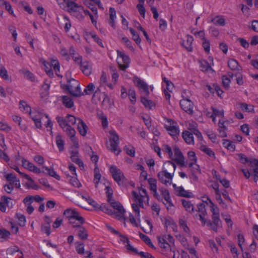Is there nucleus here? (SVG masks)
Here are the masks:
<instances>
[{
	"label": "nucleus",
	"mask_w": 258,
	"mask_h": 258,
	"mask_svg": "<svg viewBox=\"0 0 258 258\" xmlns=\"http://www.w3.org/2000/svg\"><path fill=\"white\" fill-rule=\"evenodd\" d=\"M207 200L210 204V210L212 213V222L211 220H208V226L210 227V229L214 231L217 232L218 229L221 227L222 223L220 219L219 209L208 197H207Z\"/></svg>",
	"instance_id": "nucleus-1"
},
{
	"label": "nucleus",
	"mask_w": 258,
	"mask_h": 258,
	"mask_svg": "<svg viewBox=\"0 0 258 258\" xmlns=\"http://www.w3.org/2000/svg\"><path fill=\"white\" fill-rule=\"evenodd\" d=\"M80 85V84L78 81L72 78L68 80L67 85H64L62 88L72 96L80 97L84 95V92L81 91Z\"/></svg>",
	"instance_id": "nucleus-2"
},
{
	"label": "nucleus",
	"mask_w": 258,
	"mask_h": 258,
	"mask_svg": "<svg viewBox=\"0 0 258 258\" xmlns=\"http://www.w3.org/2000/svg\"><path fill=\"white\" fill-rule=\"evenodd\" d=\"M64 216L69 219V223L72 226L75 224V221H78V223H85L84 218L75 210L67 209L63 212Z\"/></svg>",
	"instance_id": "nucleus-3"
},
{
	"label": "nucleus",
	"mask_w": 258,
	"mask_h": 258,
	"mask_svg": "<svg viewBox=\"0 0 258 258\" xmlns=\"http://www.w3.org/2000/svg\"><path fill=\"white\" fill-rule=\"evenodd\" d=\"M111 206L117 211L115 212V217L120 221H122L123 224L126 226V223L125 222V218L124 214L125 213V210L123 207L122 205L117 201L113 200V201L109 202Z\"/></svg>",
	"instance_id": "nucleus-4"
},
{
	"label": "nucleus",
	"mask_w": 258,
	"mask_h": 258,
	"mask_svg": "<svg viewBox=\"0 0 258 258\" xmlns=\"http://www.w3.org/2000/svg\"><path fill=\"white\" fill-rule=\"evenodd\" d=\"M132 80L135 86L138 87L139 90H142L146 96H148L150 94L149 88L152 91L153 90L154 87L153 86H149L144 81L137 76H134Z\"/></svg>",
	"instance_id": "nucleus-5"
},
{
	"label": "nucleus",
	"mask_w": 258,
	"mask_h": 258,
	"mask_svg": "<svg viewBox=\"0 0 258 258\" xmlns=\"http://www.w3.org/2000/svg\"><path fill=\"white\" fill-rule=\"evenodd\" d=\"M109 171L113 179L119 185H124L125 178L122 172L119 168L115 166L112 165L109 168Z\"/></svg>",
	"instance_id": "nucleus-6"
},
{
	"label": "nucleus",
	"mask_w": 258,
	"mask_h": 258,
	"mask_svg": "<svg viewBox=\"0 0 258 258\" xmlns=\"http://www.w3.org/2000/svg\"><path fill=\"white\" fill-rule=\"evenodd\" d=\"M117 63L120 70L125 71L129 66V57L123 51L117 50Z\"/></svg>",
	"instance_id": "nucleus-7"
},
{
	"label": "nucleus",
	"mask_w": 258,
	"mask_h": 258,
	"mask_svg": "<svg viewBox=\"0 0 258 258\" xmlns=\"http://www.w3.org/2000/svg\"><path fill=\"white\" fill-rule=\"evenodd\" d=\"M109 133L110 134V146L108 147V148L115 154L118 155L120 152V150L118 149L119 137L113 131H110Z\"/></svg>",
	"instance_id": "nucleus-8"
},
{
	"label": "nucleus",
	"mask_w": 258,
	"mask_h": 258,
	"mask_svg": "<svg viewBox=\"0 0 258 258\" xmlns=\"http://www.w3.org/2000/svg\"><path fill=\"white\" fill-rule=\"evenodd\" d=\"M173 176V173H169L166 169H163L158 174L159 180L162 183L167 185L170 184Z\"/></svg>",
	"instance_id": "nucleus-9"
},
{
	"label": "nucleus",
	"mask_w": 258,
	"mask_h": 258,
	"mask_svg": "<svg viewBox=\"0 0 258 258\" xmlns=\"http://www.w3.org/2000/svg\"><path fill=\"white\" fill-rule=\"evenodd\" d=\"M6 254L10 256L8 258H24L23 252L17 246H13L7 248Z\"/></svg>",
	"instance_id": "nucleus-10"
},
{
	"label": "nucleus",
	"mask_w": 258,
	"mask_h": 258,
	"mask_svg": "<svg viewBox=\"0 0 258 258\" xmlns=\"http://www.w3.org/2000/svg\"><path fill=\"white\" fill-rule=\"evenodd\" d=\"M180 105L181 108L189 114L193 113L194 103L188 98H183L180 101Z\"/></svg>",
	"instance_id": "nucleus-11"
},
{
	"label": "nucleus",
	"mask_w": 258,
	"mask_h": 258,
	"mask_svg": "<svg viewBox=\"0 0 258 258\" xmlns=\"http://www.w3.org/2000/svg\"><path fill=\"white\" fill-rule=\"evenodd\" d=\"M173 151L175 158H173V159L172 160H174L177 164L180 165L181 167L184 166V158L179 149L175 147L173 148Z\"/></svg>",
	"instance_id": "nucleus-12"
},
{
	"label": "nucleus",
	"mask_w": 258,
	"mask_h": 258,
	"mask_svg": "<svg viewBox=\"0 0 258 258\" xmlns=\"http://www.w3.org/2000/svg\"><path fill=\"white\" fill-rule=\"evenodd\" d=\"M22 166L26 169L35 173H40L42 172L40 169L37 168L32 163L29 162L25 158L22 159Z\"/></svg>",
	"instance_id": "nucleus-13"
},
{
	"label": "nucleus",
	"mask_w": 258,
	"mask_h": 258,
	"mask_svg": "<svg viewBox=\"0 0 258 258\" xmlns=\"http://www.w3.org/2000/svg\"><path fill=\"white\" fill-rule=\"evenodd\" d=\"M74 228H76L78 232V235L81 239H87L88 236L87 230L83 226H80L79 225L72 226Z\"/></svg>",
	"instance_id": "nucleus-14"
},
{
	"label": "nucleus",
	"mask_w": 258,
	"mask_h": 258,
	"mask_svg": "<svg viewBox=\"0 0 258 258\" xmlns=\"http://www.w3.org/2000/svg\"><path fill=\"white\" fill-rule=\"evenodd\" d=\"M164 127L168 131V134L174 139L179 135L180 131L178 126L174 125H168L167 124H165Z\"/></svg>",
	"instance_id": "nucleus-15"
},
{
	"label": "nucleus",
	"mask_w": 258,
	"mask_h": 258,
	"mask_svg": "<svg viewBox=\"0 0 258 258\" xmlns=\"http://www.w3.org/2000/svg\"><path fill=\"white\" fill-rule=\"evenodd\" d=\"M77 128L81 136L84 137L86 135L88 127L84 121L80 118L78 119Z\"/></svg>",
	"instance_id": "nucleus-16"
},
{
	"label": "nucleus",
	"mask_w": 258,
	"mask_h": 258,
	"mask_svg": "<svg viewBox=\"0 0 258 258\" xmlns=\"http://www.w3.org/2000/svg\"><path fill=\"white\" fill-rule=\"evenodd\" d=\"M187 155L189 159L191 161L189 164V167L191 168L194 165H195V170L200 171L199 166L196 164L197 161V158L195 152L194 151H189L188 152Z\"/></svg>",
	"instance_id": "nucleus-17"
},
{
	"label": "nucleus",
	"mask_w": 258,
	"mask_h": 258,
	"mask_svg": "<svg viewBox=\"0 0 258 258\" xmlns=\"http://www.w3.org/2000/svg\"><path fill=\"white\" fill-rule=\"evenodd\" d=\"M140 101L145 107L148 109H152L155 107V103L146 97L141 96L140 97Z\"/></svg>",
	"instance_id": "nucleus-18"
},
{
	"label": "nucleus",
	"mask_w": 258,
	"mask_h": 258,
	"mask_svg": "<svg viewBox=\"0 0 258 258\" xmlns=\"http://www.w3.org/2000/svg\"><path fill=\"white\" fill-rule=\"evenodd\" d=\"M194 40L192 36L187 35L186 36V40H183L182 42V45L185 47V48L188 51H191L192 50V43Z\"/></svg>",
	"instance_id": "nucleus-19"
},
{
	"label": "nucleus",
	"mask_w": 258,
	"mask_h": 258,
	"mask_svg": "<svg viewBox=\"0 0 258 258\" xmlns=\"http://www.w3.org/2000/svg\"><path fill=\"white\" fill-rule=\"evenodd\" d=\"M80 68L82 72L85 75L89 76L91 74L92 67L88 61H85L83 62H81V64H80Z\"/></svg>",
	"instance_id": "nucleus-20"
},
{
	"label": "nucleus",
	"mask_w": 258,
	"mask_h": 258,
	"mask_svg": "<svg viewBox=\"0 0 258 258\" xmlns=\"http://www.w3.org/2000/svg\"><path fill=\"white\" fill-rule=\"evenodd\" d=\"M182 136L185 142L188 144H194V140L193 134L187 131H183L182 133Z\"/></svg>",
	"instance_id": "nucleus-21"
},
{
	"label": "nucleus",
	"mask_w": 258,
	"mask_h": 258,
	"mask_svg": "<svg viewBox=\"0 0 258 258\" xmlns=\"http://www.w3.org/2000/svg\"><path fill=\"white\" fill-rule=\"evenodd\" d=\"M55 142L58 150L60 152L63 151L64 141L62 138V136L58 134L55 137Z\"/></svg>",
	"instance_id": "nucleus-22"
},
{
	"label": "nucleus",
	"mask_w": 258,
	"mask_h": 258,
	"mask_svg": "<svg viewBox=\"0 0 258 258\" xmlns=\"http://www.w3.org/2000/svg\"><path fill=\"white\" fill-rule=\"evenodd\" d=\"M182 204L186 211L189 213H192L195 212L194 206L190 201L183 199L182 200Z\"/></svg>",
	"instance_id": "nucleus-23"
},
{
	"label": "nucleus",
	"mask_w": 258,
	"mask_h": 258,
	"mask_svg": "<svg viewBox=\"0 0 258 258\" xmlns=\"http://www.w3.org/2000/svg\"><path fill=\"white\" fill-rule=\"evenodd\" d=\"M19 108L21 111L29 113L30 116L32 115L31 107L28 105L25 101L23 100L20 101Z\"/></svg>",
	"instance_id": "nucleus-24"
},
{
	"label": "nucleus",
	"mask_w": 258,
	"mask_h": 258,
	"mask_svg": "<svg viewBox=\"0 0 258 258\" xmlns=\"http://www.w3.org/2000/svg\"><path fill=\"white\" fill-rule=\"evenodd\" d=\"M133 197L134 199V200L136 202V203L141 207H143L144 204H143V197L141 196V195L138 194L137 192H136L135 191H133L132 192Z\"/></svg>",
	"instance_id": "nucleus-25"
},
{
	"label": "nucleus",
	"mask_w": 258,
	"mask_h": 258,
	"mask_svg": "<svg viewBox=\"0 0 258 258\" xmlns=\"http://www.w3.org/2000/svg\"><path fill=\"white\" fill-rule=\"evenodd\" d=\"M62 103L67 108H71L74 105L72 99L67 96H63L62 97Z\"/></svg>",
	"instance_id": "nucleus-26"
},
{
	"label": "nucleus",
	"mask_w": 258,
	"mask_h": 258,
	"mask_svg": "<svg viewBox=\"0 0 258 258\" xmlns=\"http://www.w3.org/2000/svg\"><path fill=\"white\" fill-rule=\"evenodd\" d=\"M177 191H178V195L180 197L185 198H191L193 197L191 192L185 190L182 186L177 187Z\"/></svg>",
	"instance_id": "nucleus-27"
},
{
	"label": "nucleus",
	"mask_w": 258,
	"mask_h": 258,
	"mask_svg": "<svg viewBox=\"0 0 258 258\" xmlns=\"http://www.w3.org/2000/svg\"><path fill=\"white\" fill-rule=\"evenodd\" d=\"M43 168L45 169L47 171V173L43 171L42 172L43 173L47 174L49 176L55 178L58 180L60 179V177L58 174H57L56 172L53 170V169L49 168L46 166H43Z\"/></svg>",
	"instance_id": "nucleus-28"
},
{
	"label": "nucleus",
	"mask_w": 258,
	"mask_h": 258,
	"mask_svg": "<svg viewBox=\"0 0 258 258\" xmlns=\"http://www.w3.org/2000/svg\"><path fill=\"white\" fill-rule=\"evenodd\" d=\"M223 146L224 147L226 148L227 150L233 152L235 149V146L233 143V142H231L228 140H223Z\"/></svg>",
	"instance_id": "nucleus-29"
},
{
	"label": "nucleus",
	"mask_w": 258,
	"mask_h": 258,
	"mask_svg": "<svg viewBox=\"0 0 258 258\" xmlns=\"http://www.w3.org/2000/svg\"><path fill=\"white\" fill-rule=\"evenodd\" d=\"M211 22L215 25H220L223 26L225 25V20L222 17L217 16L211 20Z\"/></svg>",
	"instance_id": "nucleus-30"
},
{
	"label": "nucleus",
	"mask_w": 258,
	"mask_h": 258,
	"mask_svg": "<svg viewBox=\"0 0 258 258\" xmlns=\"http://www.w3.org/2000/svg\"><path fill=\"white\" fill-rule=\"evenodd\" d=\"M71 139L76 138V131L70 124L63 130Z\"/></svg>",
	"instance_id": "nucleus-31"
},
{
	"label": "nucleus",
	"mask_w": 258,
	"mask_h": 258,
	"mask_svg": "<svg viewBox=\"0 0 258 258\" xmlns=\"http://www.w3.org/2000/svg\"><path fill=\"white\" fill-rule=\"evenodd\" d=\"M176 165L174 163L171 161H166L164 164V167L163 169H164L165 168H167L166 170H168L170 172H174L176 169Z\"/></svg>",
	"instance_id": "nucleus-32"
},
{
	"label": "nucleus",
	"mask_w": 258,
	"mask_h": 258,
	"mask_svg": "<svg viewBox=\"0 0 258 258\" xmlns=\"http://www.w3.org/2000/svg\"><path fill=\"white\" fill-rule=\"evenodd\" d=\"M42 63L45 67V72L47 75H48L49 77H52L53 76V73L51 69V63H50L46 60H43Z\"/></svg>",
	"instance_id": "nucleus-33"
},
{
	"label": "nucleus",
	"mask_w": 258,
	"mask_h": 258,
	"mask_svg": "<svg viewBox=\"0 0 258 258\" xmlns=\"http://www.w3.org/2000/svg\"><path fill=\"white\" fill-rule=\"evenodd\" d=\"M228 66L231 70H239V63L237 61L234 59H230L228 61Z\"/></svg>",
	"instance_id": "nucleus-34"
},
{
	"label": "nucleus",
	"mask_w": 258,
	"mask_h": 258,
	"mask_svg": "<svg viewBox=\"0 0 258 258\" xmlns=\"http://www.w3.org/2000/svg\"><path fill=\"white\" fill-rule=\"evenodd\" d=\"M148 182L149 185V189L152 191H155L157 189V181L155 178H149L148 179Z\"/></svg>",
	"instance_id": "nucleus-35"
},
{
	"label": "nucleus",
	"mask_w": 258,
	"mask_h": 258,
	"mask_svg": "<svg viewBox=\"0 0 258 258\" xmlns=\"http://www.w3.org/2000/svg\"><path fill=\"white\" fill-rule=\"evenodd\" d=\"M240 108L244 111L253 112L254 111V106L252 105H248L245 103H242L240 104Z\"/></svg>",
	"instance_id": "nucleus-36"
},
{
	"label": "nucleus",
	"mask_w": 258,
	"mask_h": 258,
	"mask_svg": "<svg viewBox=\"0 0 258 258\" xmlns=\"http://www.w3.org/2000/svg\"><path fill=\"white\" fill-rule=\"evenodd\" d=\"M140 237L150 247L154 249L155 248L150 238L148 236L141 233Z\"/></svg>",
	"instance_id": "nucleus-37"
},
{
	"label": "nucleus",
	"mask_w": 258,
	"mask_h": 258,
	"mask_svg": "<svg viewBox=\"0 0 258 258\" xmlns=\"http://www.w3.org/2000/svg\"><path fill=\"white\" fill-rule=\"evenodd\" d=\"M200 149L202 151L204 152L205 153L207 154L208 156L210 157H213L214 158H215V154L214 152L210 148H208L206 146L204 145H201L200 148Z\"/></svg>",
	"instance_id": "nucleus-38"
},
{
	"label": "nucleus",
	"mask_w": 258,
	"mask_h": 258,
	"mask_svg": "<svg viewBox=\"0 0 258 258\" xmlns=\"http://www.w3.org/2000/svg\"><path fill=\"white\" fill-rule=\"evenodd\" d=\"M161 191L165 200L166 201L167 204H168L169 206H172L173 205L171 203L170 194L168 190L167 189H162Z\"/></svg>",
	"instance_id": "nucleus-39"
},
{
	"label": "nucleus",
	"mask_w": 258,
	"mask_h": 258,
	"mask_svg": "<svg viewBox=\"0 0 258 258\" xmlns=\"http://www.w3.org/2000/svg\"><path fill=\"white\" fill-rule=\"evenodd\" d=\"M101 177V175L99 172V169L96 166L94 169V178L93 180L96 187H97V185L100 180Z\"/></svg>",
	"instance_id": "nucleus-40"
},
{
	"label": "nucleus",
	"mask_w": 258,
	"mask_h": 258,
	"mask_svg": "<svg viewBox=\"0 0 258 258\" xmlns=\"http://www.w3.org/2000/svg\"><path fill=\"white\" fill-rule=\"evenodd\" d=\"M56 119L59 124V125L63 130L68 126L69 124H68L66 118H64L62 117L57 116Z\"/></svg>",
	"instance_id": "nucleus-41"
},
{
	"label": "nucleus",
	"mask_w": 258,
	"mask_h": 258,
	"mask_svg": "<svg viewBox=\"0 0 258 258\" xmlns=\"http://www.w3.org/2000/svg\"><path fill=\"white\" fill-rule=\"evenodd\" d=\"M200 69L203 72L208 71V70L212 69L209 62L206 60L200 61Z\"/></svg>",
	"instance_id": "nucleus-42"
},
{
	"label": "nucleus",
	"mask_w": 258,
	"mask_h": 258,
	"mask_svg": "<svg viewBox=\"0 0 258 258\" xmlns=\"http://www.w3.org/2000/svg\"><path fill=\"white\" fill-rule=\"evenodd\" d=\"M146 225L142 227V230L146 233H150L153 229V225L149 220H146Z\"/></svg>",
	"instance_id": "nucleus-43"
},
{
	"label": "nucleus",
	"mask_w": 258,
	"mask_h": 258,
	"mask_svg": "<svg viewBox=\"0 0 258 258\" xmlns=\"http://www.w3.org/2000/svg\"><path fill=\"white\" fill-rule=\"evenodd\" d=\"M24 177L30 181V183L29 184H28V186L33 189H38L39 188L38 186L35 183L34 181L32 179V178L28 174H24Z\"/></svg>",
	"instance_id": "nucleus-44"
},
{
	"label": "nucleus",
	"mask_w": 258,
	"mask_h": 258,
	"mask_svg": "<svg viewBox=\"0 0 258 258\" xmlns=\"http://www.w3.org/2000/svg\"><path fill=\"white\" fill-rule=\"evenodd\" d=\"M130 32L133 35V39L135 41L137 45H139L141 43V39L138 33L133 29L130 28Z\"/></svg>",
	"instance_id": "nucleus-45"
},
{
	"label": "nucleus",
	"mask_w": 258,
	"mask_h": 258,
	"mask_svg": "<svg viewBox=\"0 0 258 258\" xmlns=\"http://www.w3.org/2000/svg\"><path fill=\"white\" fill-rule=\"evenodd\" d=\"M189 130L192 132V134L196 135L200 140L203 141V138L202 134L199 130L197 128L196 126L193 125V127L192 128H189Z\"/></svg>",
	"instance_id": "nucleus-46"
},
{
	"label": "nucleus",
	"mask_w": 258,
	"mask_h": 258,
	"mask_svg": "<svg viewBox=\"0 0 258 258\" xmlns=\"http://www.w3.org/2000/svg\"><path fill=\"white\" fill-rule=\"evenodd\" d=\"M208 242L213 252L214 253H218V244L214 241V240L210 239L209 240Z\"/></svg>",
	"instance_id": "nucleus-47"
},
{
	"label": "nucleus",
	"mask_w": 258,
	"mask_h": 258,
	"mask_svg": "<svg viewBox=\"0 0 258 258\" xmlns=\"http://www.w3.org/2000/svg\"><path fill=\"white\" fill-rule=\"evenodd\" d=\"M71 159L72 161L75 163L76 164H78L79 167H84V164L83 161L79 158V155L74 156V155H71Z\"/></svg>",
	"instance_id": "nucleus-48"
},
{
	"label": "nucleus",
	"mask_w": 258,
	"mask_h": 258,
	"mask_svg": "<svg viewBox=\"0 0 258 258\" xmlns=\"http://www.w3.org/2000/svg\"><path fill=\"white\" fill-rule=\"evenodd\" d=\"M100 210L110 215H114L115 216V212L113 211L111 209H110L105 204H102Z\"/></svg>",
	"instance_id": "nucleus-49"
},
{
	"label": "nucleus",
	"mask_w": 258,
	"mask_h": 258,
	"mask_svg": "<svg viewBox=\"0 0 258 258\" xmlns=\"http://www.w3.org/2000/svg\"><path fill=\"white\" fill-rule=\"evenodd\" d=\"M10 235V232L5 229H0V240L8 238Z\"/></svg>",
	"instance_id": "nucleus-50"
},
{
	"label": "nucleus",
	"mask_w": 258,
	"mask_h": 258,
	"mask_svg": "<svg viewBox=\"0 0 258 258\" xmlns=\"http://www.w3.org/2000/svg\"><path fill=\"white\" fill-rule=\"evenodd\" d=\"M106 196L107 198L108 202H110V201H113V200L114 199H113V198H112L113 190H112V188H111L109 186H106Z\"/></svg>",
	"instance_id": "nucleus-51"
},
{
	"label": "nucleus",
	"mask_w": 258,
	"mask_h": 258,
	"mask_svg": "<svg viewBox=\"0 0 258 258\" xmlns=\"http://www.w3.org/2000/svg\"><path fill=\"white\" fill-rule=\"evenodd\" d=\"M66 118L68 124H69V123L74 124L77 122V121H78L79 118H77L73 115L68 114Z\"/></svg>",
	"instance_id": "nucleus-52"
},
{
	"label": "nucleus",
	"mask_w": 258,
	"mask_h": 258,
	"mask_svg": "<svg viewBox=\"0 0 258 258\" xmlns=\"http://www.w3.org/2000/svg\"><path fill=\"white\" fill-rule=\"evenodd\" d=\"M6 180L9 182L14 183L16 181L18 178L16 177V176L13 173H9L5 176Z\"/></svg>",
	"instance_id": "nucleus-53"
},
{
	"label": "nucleus",
	"mask_w": 258,
	"mask_h": 258,
	"mask_svg": "<svg viewBox=\"0 0 258 258\" xmlns=\"http://www.w3.org/2000/svg\"><path fill=\"white\" fill-rule=\"evenodd\" d=\"M21 71L22 73L24 75V76L28 79L31 80L32 82L35 81V78L33 74L30 71L25 70H22Z\"/></svg>",
	"instance_id": "nucleus-54"
},
{
	"label": "nucleus",
	"mask_w": 258,
	"mask_h": 258,
	"mask_svg": "<svg viewBox=\"0 0 258 258\" xmlns=\"http://www.w3.org/2000/svg\"><path fill=\"white\" fill-rule=\"evenodd\" d=\"M111 103H112V102L110 100L109 97L107 95L105 94L104 99L102 102V105L104 106H105V107L107 108V107H110L111 106Z\"/></svg>",
	"instance_id": "nucleus-55"
},
{
	"label": "nucleus",
	"mask_w": 258,
	"mask_h": 258,
	"mask_svg": "<svg viewBox=\"0 0 258 258\" xmlns=\"http://www.w3.org/2000/svg\"><path fill=\"white\" fill-rule=\"evenodd\" d=\"M12 127L6 122L0 121V130L9 132L11 130Z\"/></svg>",
	"instance_id": "nucleus-56"
},
{
	"label": "nucleus",
	"mask_w": 258,
	"mask_h": 258,
	"mask_svg": "<svg viewBox=\"0 0 258 258\" xmlns=\"http://www.w3.org/2000/svg\"><path fill=\"white\" fill-rule=\"evenodd\" d=\"M194 217L196 218H197V219H199L201 221L203 225H205L206 224L208 226V220H207L205 219L204 215L199 213L196 214L194 216Z\"/></svg>",
	"instance_id": "nucleus-57"
},
{
	"label": "nucleus",
	"mask_w": 258,
	"mask_h": 258,
	"mask_svg": "<svg viewBox=\"0 0 258 258\" xmlns=\"http://www.w3.org/2000/svg\"><path fill=\"white\" fill-rule=\"evenodd\" d=\"M94 88V85L92 83H89L84 89V92H85L86 94H91L93 93Z\"/></svg>",
	"instance_id": "nucleus-58"
},
{
	"label": "nucleus",
	"mask_w": 258,
	"mask_h": 258,
	"mask_svg": "<svg viewBox=\"0 0 258 258\" xmlns=\"http://www.w3.org/2000/svg\"><path fill=\"white\" fill-rule=\"evenodd\" d=\"M199 213L204 215L205 216L207 215V211L205 208V205L203 203H200L198 205V210Z\"/></svg>",
	"instance_id": "nucleus-59"
},
{
	"label": "nucleus",
	"mask_w": 258,
	"mask_h": 258,
	"mask_svg": "<svg viewBox=\"0 0 258 258\" xmlns=\"http://www.w3.org/2000/svg\"><path fill=\"white\" fill-rule=\"evenodd\" d=\"M0 76L5 80H8L9 79L7 71L3 66L0 67Z\"/></svg>",
	"instance_id": "nucleus-60"
},
{
	"label": "nucleus",
	"mask_w": 258,
	"mask_h": 258,
	"mask_svg": "<svg viewBox=\"0 0 258 258\" xmlns=\"http://www.w3.org/2000/svg\"><path fill=\"white\" fill-rule=\"evenodd\" d=\"M18 219V224L21 226H24L26 222V218L24 215L21 214H17Z\"/></svg>",
	"instance_id": "nucleus-61"
},
{
	"label": "nucleus",
	"mask_w": 258,
	"mask_h": 258,
	"mask_svg": "<svg viewBox=\"0 0 258 258\" xmlns=\"http://www.w3.org/2000/svg\"><path fill=\"white\" fill-rule=\"evenodd\" d=\"M32 119L34 121L35 126L38 128H41V122L40 119L37 118L35 115L32 114L31 116Z\"/></svg>",
	"instance_id": "nucleus-62"
},
{
	"label": "nucleus",
	"mask_w": 258,
	"mask_h": 258,
	"mask_svg": "<svg viewBox=\"0 0 258 258\" xmlns=\"http://www.w3.org/2000/svg\"><path fill=\"white\" fill-rule=\"evenodd\" d=\"M14 184L12 182H9V184H6L4 185V188L5 189V190L8 193V194H11L12 191L14 189Z\"/></svg>",
	"instance_id": "nucleus-63"
},
{
	"label": "nucleus",
	"mask_w": 258,
	"mask_h": 258,
	"mask_svg": "<svg viewBox=\"0 0 258 258\" xmlns=\"http://www.w3.org/2000/svg\"><path fill=\"white\" fill-rule=\"evenodd\" d=\"M222 81L224 87L227 89L230 82V79L226 76H223L222 77Z\"/></svg>",
	"instance_id": "nucleus-64"
}]
</instances>
